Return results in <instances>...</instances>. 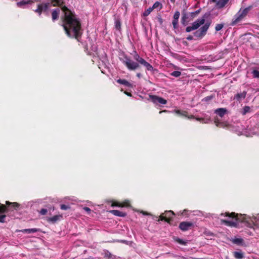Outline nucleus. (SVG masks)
I'll return each mask as SVG.
<instances>
[{"instance_id": "1", "label": "nucleus", "mask_w": 259, "mask_h": 259, "mask_svg": "<svg viewBox=\"0 0 259 259\" xmlns=\"http://www.w3.org/2000/svg\"><path fill=\"white\" fill-rule=\"evenodd\" d=\"M61 10L64 13L62 26L65 33L69 37L78 40L82 35L80 20L76 17L75 14L65 6L62 7Z\"/></svg>"}, {"instance_id": "2", "label": "nucleus", "mask_w": 259, "mask_h": 259, "mask_svg": "<svg viewBox=\"0 0 259 259\" xmlns=\"http://www.w3.org/2000/svg\"><path fill=\"white\" fill-rule=\"evenodd\" d=\"M133 58L137 62L132 60L127 55L124 54L120 60L130 71H135L140 68V64L146 67L148 71H154L153 66L147 62L145 59L141 57L136 51H134Z\"/></svg>"}, {"instance_id": "3", "label": "nucleus", "mask_w": 259, "mask_h": 259, "mask_svg": "<svg viewBox=\"0 0 259 259\" xmlns=\"http://www.w3.org/2000/svg\"><path fill=\"white\" fill-rule=\"evenodd\" d=\"M20 204L17 202H11L9 201H6V205L0 204V223H5L6 215L3 213L8 212L9 211L17 210Z\"/></svg>"}, {"instance_id": "4", "label": "nucleus", "mask_w": 259, "mask_h": 259, "mask_svg": "<svg viewBox=\"0 0 259 259\" xmlns=\"http://www.w3.org/2000/svg\"><path fill=\"white\" fill-rule=\"evenodd\" d=\"M221 215L234 219L236 222L245 223L248 225H250L249 223L250 219V218L247 217L245 214L236 213L234 212L231 213L226 212L225 213H222Z\"/></svg>"}, {"instance_id": "5", "label": "nucleus", "mask_w": 259, "mask_h": 259, "mask_svg": "<svg viewBox=\"0 0 259 259\" xmlns=\"http://www.w3.org/2000/svg\"><path fill=\"white\" fill-rule=\"evenodd\" d=\"M250 8H246L244 9H240L234 16L230 23L231 26H234L242 21L247 15Z\"/></svg>"}, {"instance_id": "6", "label": "nucleus", "mask_w": 259, "mask_h": 259, "mask_svg": "<svg viewBox=\"0 0 259 259\" xmlns=\"http://www.w3.org/2000/svg\"><path fill=\"white\" fill-rule=\"evenodd\" d=\"M210 26L209 23H205L200 29L193 33L194 36L197 38H202L206 34Z\"/></svg>"}, {"instance_id": "7", "label": "nucleus", "mask_w": 259, "mask_h": 259, "mask_svg": "<svg viewBox=\"0 0 259 259\" xmlns=\"http://www.w3.org/2000/svg\"><path fill=\"white\" fill-rule=\"evenodd\" d=\"M205 18L203 17L200 19H197L196 21L194 22L191 26L186 27V31L190 32L193 30H197L201 25L204 24Z\"/></svg>"}, {"instance_id": "8", "label": "nucleus", "mask_w": 259, "mask_h": 259, "mask_svg": "<svg viewBox=\"0 0 259 259\" xmlns=\"http://www.w3.org/2000/svg\"><path fill=\"white\" fill-rule=\"evenodd\" d=\"M148 100L156 105H165L167 103L166 100L156 95H149Z\"/></svg>"}, {"instance_id": "9", "label": "nucleus", "mask_w": 259, "mask_h": 259, "mask_svg": "<svg viewBox=\"0 0 259 259\" xmlns=\"http://www.w3.org/2000/svg\"><path fill=\"white\" fill-rule=\"evenodd\" d=\"M175 215L174 212L171 210L165 211L164 213L159 216V220L164 221L167 223L170 224L172 220V217Z\"/></svg>"}, {"instance_id": "10", "label": "nucleus", "mask_w": 259, "mask_h": 259, "mask_svg": "<svg viewBox=\"0 0 259 259\" xmlns=\"http://www.w3.org/2000/svg\"><path fill=\"white\" fill-rule=\"evenodd\" d=\"M50 4L49 3H42L37 5V8L34 10V12L37 13L39 16L44 12L47 11L49 8Z\"/></svg>"}, {"instance_id": "11", "label": "nucleus", "mask_w": 259, "mask_h": 259, "mask_svg": "<svg viewBox=\"0 0 259 259\" xmlns=\"http://www.w3.org/2000/svg\"><path fill=\"white\" fill-rule=\"evenodd\" d=\"M111 206L112 207H128L131 206L130 202L128 200H125L124 201L120 202L117 201L112 200L111 201Z\"/></svg>"}, {"instance_id": "12", "label": "nucleus", "mask_w": 259, "mask_h": 259, "mask_svg": "<svg viewBox=\"0 0 259 259\" xmlns=\"http://www.w3.org/2000/svg\"><path fill=\"white\" fill-rule=\"evenodd\" d=\"M193 226V224L189 222H182L179 225V228L183 231H186Z\"/></svg>"}, {"instance_id": "13", "label": "nucleus", "mask_w": 259, "mask_h": 259, "mask_svg": "<svg viewBox=\"0 0 259 259\" xmlns=\"http://www.w3.org/2000/svg\"><path fill=\"white\" fill-rule=\"evenodd\" d=\"M110 212L115 216L120 217H125L127 215L126 213L125 212L115 209L110 210Z\"/></svg>"}, {"instance_id": "14", "label": "nucleus", "mask_w": 259, "mask_h": 259, "mask_svg": "<svg viewBox=\"0 0 259 259\" xmlns=\"http://www.w3.org/2000/svg\"><path fill=\"white\" fill-rule=\"evenodd\" d=\"M117 82L123 84L126 87L132 88L133 87V85L132 83H131L130 82H128L127 80H126L125 79H118L116 80Z\"/></svg>"}, {"instance_id": "15", "label": "nucleus", "mask_w": 259, "mask_h": 259, "mask_svg": "<svg viewBox=\"0 0 259 259\" xmlns=\"http://www.w3.org/2000/svg\"><path fill=\"white\" fill-rule=\"evenodd\" d=\"M227 112V109L224 108H218L215 110V113L221 117H223Z\"/></svg>"}, {"instance_id": "16", "label": "nucleus", "mask_w": 259, "mask_h": 259, "mask_svg": "<svg viewBox=\"0 0 259 259\" xmlns=\"http://www.w3.org/2000/svg\"><path fill=\"white\" fill-rule=\"evenodd\" d=\"M221 223L225 224L227 226L236 227L237 226V222L234 221H228L226 220H221Z\"/></svg>"}, {"instance_id": "17", "label": "nucleus", "mask_w": 259, "mask_h": 259, "mask_svg": "<svg viewBox=\"0 0 259 259\" xmlns=\"http://www.w3.org/2000/svg\"><path fill=\"white\" fill-rule=\"evenodd\" d=\"M60 218H62V215H55L52 217H51V218H48L47 219V221L48 222H51L53 224H55L58 221H59V220L60 219Z\"/></svg>"}, {"instance_id": "18", "label": "nucleus", "mask_w": 259, "mask_h": 259, "mask_svg": "<svg viewBox=\"0 0 259 259\" xmlns=\"http://www.w3.org/2000/svg\"><path fill=\"white\" fill-rule=\"evenodd\" d=\"M60 10L59 9L53 10L52 12V18L53 21H55L59 18Z\"/></svg>"}, {"instance_id": "19", "label": "nucleus", "mask_w": 259, "mask_h": 259, "mask_svg": "<svg viewBox=\"0 0 259 259\" xmlns=\"http://www.w3.org/2000/svg\"><path fill=\"white\" fill-rule=\"evenodd\" d=\"M246 92L244 91L242 93H237L234 97V99L240 101L242 99H244L246 97Z\"/></svg>"}, {"instance_id": "20", "label": "nucleus", "mask_w": 259, "mask_h": 259, "mask_svg": "<svg viewBox=\"0 0 259 259\" xmlns=\"http://www.w3.org/2000/svg\"><path fill=\"white\" fill-rule=\"evenodd\" d=\"M52 3V5L53 7L56 6H62V5L64 4L63 0H50Z\"/></svg>"}, {"instance_id": "21", "label": "nucleus", "mask_w": 259, "mask_h": 259, "mask_svg": "<svg viewBox=\"0 0 259 259\" xmlns=\"http://www.w3.org/2000/svg\"><path fill=\"white\" fill-rule=\"evenodd\" d=\"M39 230L36 228H32V229H23L21 230L20 231L24 233H34L35 232H37Z\"/></svg>"}, {"instance_id": "22", "label": "nucleus", "mask_w": 259, "mask_h": 259, "mask_svg": "<svg viewBox=\"0 0 259 259\" xmlns=\"http://www.w3.org/2000/svg\"><path fill=\"white\" fill-rule=\"evenodd\" d=\"M33 3V1L32 0H29V1H21L19 2H18L17 3V5L18 7H23V6L24 5H27V4H31Z\"/></svg>"}, {"instance_id": "23", "label": "nucleus", "mask_w": 259, "mask_h": 259, "mask_svg": "<svg viewBox=\"0 0 259 259\" xmlns=\"http://www.w3.org/2000/svg\"><path fill=\"white\" fill-rule=\"evenodd\" d=\"M229 0H219L217 3V6L219 8H223L228 2Z\"/></svg>"}, {"instance_id": "24", "label": "nucleus", "mask_w": 259, "mask_h": 259, "mask_svg": "<svg viewBox=\"0 0 259 259\" xmlns=\"http://www.w3.org/2000/svg\"><path fill=\"white\" fill-rule=\"evenodd\" d=\"M174 240L177 242V243H178L179 244H181V245H186L187 244V241H186V240H184L182 239H180L178 237H174Z\"/></svg>"}, {"instance_id": "25", "label": "nucleus", "mask_w": 259, "mask_h": 259, "mask_svg": "<svg viewBox=\"0 0 259 259\" xmlns=\"http://www.w3.org/2000/svg\"><path fill=\"white\" fill-rule=\"evenodd\" d=\"M177 115L181 116H187V112L186 111H183L181 110H175L174 111Z\"/></svg>"}, {"instance_id": "26", "label": "nucleus", "mask_w": 259, "mask_h": 259, "mask_svg": "<svg viewBox=\"0 0 259 259\" xmlns=\"http://www.w3.org/2000/svg\"><path fill=\"white\" fill-rule=\"evenodd\" d=\"M234 256L237 259H242L244 256L241 252L235 251L233 252Z\"/></svg>"}, {"instance_id": "27", "label": "nucleus", "mask_w": 259, "mask_h": 259, "mask_svg": "<svg viewBox=\"0 0 259 259\" xmlns=\"http://www.w3.org/2000/svg\"><path fill=\"white\" fill-rule=\"evenodd\" d=\"M121 23L120 19L118 18L116 19L115 20V28L118 30H120L121 29Z\"/></svg>"}, {"instance_id": "28", "label": "nucleus", "mask_w": 259, "mask_h": 259, "mask_svg": "<svg viewBox=\"0 0 259 259\" xmlns=\"http://www.w3.org/2000/svg\"><path fill=\"white\" fill-rule=\"evenodd\" d=\"M187 18L188 17L187 16V14H183L181 19V22L183 25L186 26L188 24V21H187Z\"/></svg>"}, {"instance_id": "29", "label": "nucleus", "mask_w": 259, "mask_h": 259, "mask_svg": "<svg viewBox=\"0 0 259 259\" xmlns=\"http://www.w3.org/2000/svg\"><path fill=\"white\" fill-rule=\"evenodd\" d=\"M243 241L242 238H235L232 240V242L234 244L239 245L243 242Z\"/></svg>"}, {"instance_id": "30", "label": "nucleus", "mask_w": 259, "mask_h": 259, "mask_svg": "<svg viewBox=\"0 0 259 259\" xmlns=\"http://www.w3.org/2000/svg\"><path fill=\"white\" fill-rule=\"evenodd\" d=\"M250 109L249 106H244V108H243L242 111L241 112L242 114L243 115H245L247 113H248L250 111Z\"/></svg>"}, {"instance_id": "31", "label": "nucleus", "mask_w": 259, "mask_h": 259, "mask_svg": "<svg viewBox=\"0 0 259 259\" xmlns=\"http://www.w3.org/2000/svg\"><path fill=\"white\" fill-rule=\"evenodd\" d=\"M152 11L153 8H152L151 7L149 8L146 10H145V12L143 13V16L145 17L148 16Z\"/></svg>"}, {"instance_id": "32", "label": "nucleus", "mask_w": 259, "mask_h": 259, "mask_svg": "<svg viewBox=\"0 0 259 259\" xmlns=\"http://www.w3.org/2000/svg\"><path fill=\"white\" fill-rule=\"evenodd\" d=\"M195 119L197 121L206 123L209 120V118L204 119L203 118L196 117Z\"/></svg>"}, {"instance_id": "33", "label": "nucleus", "mask_w": 259, "mask_h": 259, "mask_svg": "<svg viewBox=\"0 0 259 259\" xmlns=\"http://www.w3.org/2000/svg\"><path fill=\"white\" fill-rule=\"evenodd\" d=\"M178 21L179 19H173L172 24L175 29H177L178 27Z\"/></svg>"}, {"instance_id": "34", "label": "nucleus", "mask_w": 259, "mask_h": 259, "mask_svg": "<svg viewBox=\"0 0 259 259\" xmlns=\"http://www.w3.org/2000/svg\"><path fill=\"white\" fill-rule=\"evenodd\" d=\"M224 27L223 24H218L215 27V30L216 31H219L221 30Z\"/></svg>"}, {"instance_id": "35", "label": "nucleus", "mask_w": 259, "mask_h": 259, "mask_svg": "<svg viewBox=\"0 0 259 259\" xmlns=\"http://www.w3.org/2000/svg\"><path fill=\"white\" fill-rule=\"evenodd\" d=\"M200 11H201V9H199V10H198L195 12H191L190 13V15L193 18L195 17L200 12Z\"/></svg>"}, {"instance_id": "36", "label": "nucleus", "mask_w": 259, "mask_h": 259, "mask_svg": "<svg viewBox=\"0 0 259 259\" xmlns=\"http://www.w3.org/2000/svg\"><path fill=\"white\" fill-rule=\"evenodd\" d=\"M253 77L259 78V71L257 70H253L252 72Z\"/></svg>"}, {"instance_id": "37", "label": "nucleus", "mask_w": 259, "mask_h": 259, "mask_svg": "<svg viewBox=\"0 0 259 259\" xmlns=\"http://www.w3.org/2000/svg\"><path fill=\"white\" fill-rule=\"evenodd\" d=\"M171 75L173 76H175V77H179L181 74V72L179 71H173L171 73Z\"/></svg>"}, {"instance_id": "38", "label": "nucleus", "mask_w": 259, "mask_h": 259, "mask_svg": "<svg viewBox=\"0 0 259 259\" xmlns=\"http://www.w3.org/2000/svg\"><path fill=\"white\" fill-rule=\"evenodd\" d=\"M180 12L179 11H176L174 14V19H179V18L180 17Z\"/></svg>"}, {"instance_id": "39", "label": "nucleus", "mask_w": 259, "mask_h": 259, "mask_svg": "<svg viewBox=\"0 0 259 259\" xmlns=\"http://www.w3.org/2000/svg\"><path fill=\"white\" fill-rule=\"evenodd\" d=\"M60 208L62 210H67L70 208V207L68 205H66L65 204H61L60 206Z\"/></svg>"}, {"instance_id": "40", "label": "nucleus", "mask_w": 259, "mask_h": 259, "mask_svg": "<svg viewBox=\"0 0 259 259\" xmlns=\"http://www.w3.org/2000/svg\"><path fill=\"white\" fill-rule=\"evenodd\" d=\"M48 212V210L47 209H45V208H42L40 211V213L41 214V215H45L47 214Z\"/></svg>"}, {"instance_id": "41", "label": "nucleus", "mask_w": 259, "mask_h": 259, "mask_svg": "<svg viewBox=\"0 0 259 259\" xmlns=\"http://www.w3.org/2000/svg\"><path fill=\"white\" fill-rule=\"evenodd\" d=\"M160 5V3L158 2H156L153 5V6L151 7L153 8V10L155 8H157L159 5Z\"/></svg>"}, {"instance_id": "42", "label": "nucleus", "mask_w": 259, "mask_h": 259, "mask_svg": "<svg viewBox=\"0 0 259 259\" xmlns=\"http://www.w3.org/2000/svg\"><path fill=\"white\" fill-rule=\"evenodd\" d=\"M185 117H187L188 119H195V117L193 115H188V114H187V116H185Z\"/></svg>"}, {"instance_id": "43", "label": "nucleus", "mask_w": 259, "mask_h": 259, "mask_svg": "<svg viewBox=\"0 0 259 259\" xmlns=\"http://www.w3.org/2000/svg\"><path fill=\"white\" fill-rule=\"evenodd\" d=\"M186 39L188 40H193L194 38H193V36L192 35H189V36H188L186 38Z\"/></svg>"}, {"instance_id": "44", "label": "nucleus", "mask_w": 259, "mask_h": 259, "mask_svg": "<svg viewBox=\"0 0 259 259\" xmlns=\"http://www.w3.org/2000/svg\"><path fill=\"white\" fill-rule=\"evenodd\" d=\"M83 209L89 213L91 211V209L88 207H84L83 208Z\"/></svg>"}, {"instance_id": "45", "label": "nucleus", "mask_w": 259, "mask_h": 259, "mask_svg": "<svg viewBox=\"0 0 259 259\" xmlns=\"http://www.w3.org/2000/svg\"><path fill=\"white\" fill-rule=\"evenodd\" d=\"M211 98H212V97L211 96H207L204 98V100L205 101H208L210 100V99H211Z\"/></svg>"}, {"instance_id": "46", "label": "nucleus", "mask_w": 259, "mask_h": 259, "mask_svg": "<svg viewBox=\"0 0 259 259\" xmlns=\"http://www.w3.org/2000/svg\"><path fill=\"white\" fill-rule=\"evenodd\" d=\"M124 94H126V95H127L129 97H131L132 96V94L131 93H128L127 92H124Z\"/></svg>"}, {"instance_id": "47", "label": "nucleus", "mask_w": 259, "mask_h": 259, "mask_svg": "<svg viewBox=\"0 0 259 259\" xmlns=\"http://www.w3.org/2000/svg\"><path fill=\"white\" fill-rule=\"evenodd\" d=\"M162 112H170V111L166 110H162V111H160L159 113L161 114Z\"/></svg>"}, {"instance_id": "48", "label": "nucleus", "mask_w": 259, "mask_h": 259, "mask_svg": "<svg viewBox=\"0 0 259 259\" xmlns=\"http://www.w3.org/2000/svg\"><path fill=\"white\" fill-rule=\"evenodd\" d=\"M141 74L140 73H138L137 74V76L138 77L140 78V77H141Z\"/></svg>"}, {"instance_id": "49", "label": "nucleus", "mask_w": 259, "mask_h": 259, "mask_svg": "<svg viewBox=\"0 0 259 259\" xmlns=\"http://www.w3.org/2000/svg\"><path fill=\"white\" fill-rule=\"evenodd\" d=\"M176 0H170V2L172 3H174L175 2Z\"/></svg>"}, {"instance_id": "50", "label": "nucleus", "mask_w": 259, "mask_h": 259, "mask_svg": "<svg viewBox=\"0 0 259 259\" xmlns=\"http://www.w3.org/2000/svg\"><path fill=\"white\" fill-rule=\"evenodd\" d=\"M143 213L145 215H147L148 213L147 212H143Z\"/></svg>"}, {"instance_id": "51", "label": "nucleus", "mask_w": 259, "mask_h": 259, "mask_svg": "<svg viewBox=\"0 0 259 259\" xmlns=\"http://www.w3.org/2000/svg\"><path fill=\"white\" fill-rule=\"evenodd\" d=\"M215 122L216 123V125H217V126H219V123H217L216 121H215Z\"/></svg>"}, {"instance_id": "52", "label": "nucleus", "mask_w": 259, "mask_h": 259, "mask_svg": "<svg viewBox=\"0 0 259 259\" xmlns=\"http://www.w3.org/2000/svg\"><path fill=\"white\" fill-rule=\"evenodd\" d=\"M216 1H217V0H212V2H215Z\"/></svg>"}, {"instance_id": "53", "label": "nucleus", "mask_w": 259, "mask_h": 259, "mask_svg": "<svg viewBox=\"0 0 259 259\" xmlns=\"http://www.w3.org/2000/svg\"><path fill=\"white\" fill-rule=\"evenodd\" d=\"M183 43H184V44H186V43H187V42H186V41H184V42H183Z\"/></svg>"}]
</instances>
